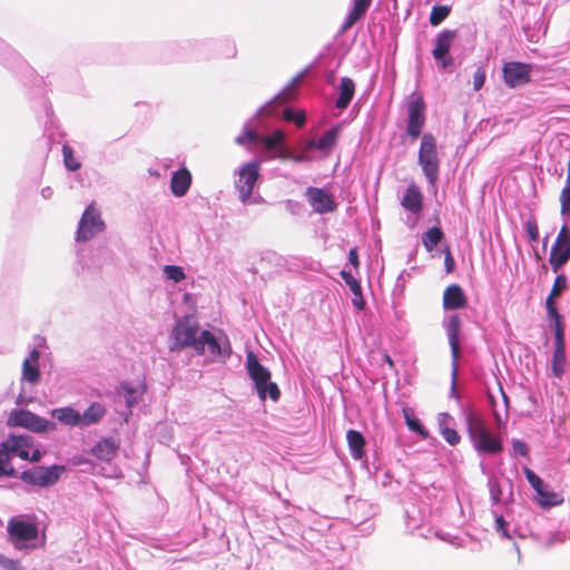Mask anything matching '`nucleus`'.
<instances>
[{
  "label": "nucleus",
  "instance_id": "obj_50",
  "mask_svg": "<svg viewBox=\"0 0 570 570\" xmlns=\"http://www.w3.org/2000/svg\"><path fill=\"white\" fill-rule=\"evenodd\" d=\"M513 451L522 456L528 454V445L520 440H514L512 443Z\"/></svg>",
  "mask_w": 570,
  "mask_h": 570
},
{
  "label": "nucleus",
  "instance_id": "obj_42",
  "mask_svg": "<svg viewBox=\"0 0 570 570\" xmlns=\"http://www.w3.org/2000/svg\"><path fill=\"white\" fill-rule=\"evenodd\" d=\"M567 276L564 274H559L553 282L550 295L558 297L567 288Z\"/></svg>",
  "mask_w": 570,
  "mask_h": 570
},
{
  "label": "nucleus",
  "instance_id": "obj_46",
  "mask_svg": "<svg viewBox=\"0 0 570 570\" xmlns=\"http://www.w3.org/2000/svg\"><path fill=\"white\" fill-rule=\"evenodd\" d=\"M525 232L531 242H537L539 239V227L535 219H528L525 222Z\"/></svg>",
  "mask_w": 570,
  "mask_h": 570
},
{
  "label": "nucleus",
  "instance_id": "obj_30",
  "mask_svg": "<svg viewBox=\"0 0 570 570\" xmlns=\"http://www.w3.org/2000/svg\"><path fill=\"white\" fill-rule=\"evenodd\" d=\"M566 346H554L552 356V374L557 379H561L566 370Z\"/></svg>",
  "mask_w": 570,
  "mask_h": 570
},
{
  "label": "nucleus",
  "instance_id": "obj_47",
  "mask_svg": "<svg viewBox=\"0 0 570 570\" xmlns=\"http://www.w3.org/2000/svg\"><path fill=\"white\" fill-rule=\"evenodd\" d=\"M553 245H570V228L567 225H562Z\"/></svg>",
  "mask_w": 570,
  "mask_h": 570
},
{
  "label": "nucleus",
  "instance_id": "obj_20",
  "mask_svg": "<svg viewBox=\"0 0 570 570\" xmlns=\"http://www.w3.org/2000/svg\"><path fill=\"white\" fill-rule=\"evenodd\" d=\"M191 184V175L187 168H180L173 174L170 189L176 197H183Z\"/></svg>",
  "mask_w": 570,
  "mask_h": 570
},
{
  "label": "nucleus",
  "instance_id": "obj_44",
  "mask_svg": "<svg viewBox=\"0 0 570 570\" xmlns=\"http://www.w3.org/2000/svg\"><path fill=\"white\" fill-rule=\"evenodd\" d=\"M341 277L344 279L353 294H360L361 285L350 272L342 271Z\"/></svg>",
  "mask_w": 570,
  "mask_h": 570
},
{
  "label": "nucleus",
  "instance_id": "obj_62",
  "mask_svg": "<svg viewBox=\"0 0 570 570\" xmlns=\"http://www.w3.org/2000/svg\"><path fill=\"white\" fill-rule=\"evenodd\" d=\"M554 298H556V297H554V296H551L550 294H549V296L547 297V301H546L547 311H548V309H550L551 307H556V306H554V303H553V299H554Z\"/></svg>",
  "mask_w": 570,
  "mask_h": 570
},
{
  "label": "nucleus",
  "instance_id": "obj_43",
  "mask_svg": "<svg viewBox=\"0 0 570 570\" xmlns=\"http://www.w3.org/2000/svg\"><path fill=\"white\" fill-rule=\"evenodd\" d=\"M259 140V136L255 130L246 129L242 135L236 137L235 142L237 145H245L247 142L255 144Z\"/></svg>",
  "mask_w": 570,
  "mask_h": 570
},
{
  "label": "nucleus",
  "instance_id": "obj_48",
  "mask_svg": "<svg viewBox=\"0 0 570 570\" xmlns=\"http://www.w3.org/2000/svg\"><path fill=\"white\" fill-rule=\"evenodd\" d=\"M485 81V71L483 68H478L473 75V89L475 91L480 90Z\"/></svg>",
  "mask_w": 570,
  "mask_h": 570
},
{
  "label": "nucleus",
  "instance_id": "obj_24",
  "mask_svg": "<svg viewBox=\"0 0 570 570\" xmlns=\"http://www.w3.org/2000/svg\"><path fill=\"white\" fill-rule=\"evenodd\" d=\"M570 259V245H552L549 263L554 273H558Z\"/></svg>",
  "mask_w": 570,
  "mask_h": 570
},
{
  "label": "nucleus",
  "instance_id": "obj_14",
  "mask_svg": "<svg viewBox=\"0 0 570 570\" xmlns=\"http://www.w3.org/2000/svg\"><path fill=\"white\" fill-rule=\"evenodd\" d=\"M306 196L309 205L313 209L320 214L330 213L335 210L336 205L332 199V196L327 194L324 189L316 187H308L306 190Z\"/></svg>",
  "mask_w": 570,
  "mask_h": 570
},
{
  "label": "nucleus",
  "instance_id": "obj_6",
  "mask_svg": "<svg viewBox=\"0 0 570 570\" xmlns=\"http://www.w3.org/2000/svg\"><path fill=\"white\" fill-rule=\"evenodd\" d=\"M425 102L421 95H412L407 105L406 132L412 140H416L425 125Z\"/></svg>",
  "mask_w": 570,
  "mask_h": 570
},
{
  "label": "nucleus",
  "instance_id": "obj_12",
  "mask_svg": "<svg viewBox=\"0 0 570 570\" xmlns=\"http://www.w3.org/2000/svg\"><path fill=\"white\" fill-rule=\"evenodd\" d=\"M456 38L455 30H444L436 37L435 48L432 51L434 59L445 69L453 63V59L448 57L453 40Z\"/></svg>",
  "mask_w": 570,
  "mask_h": 570
},
{
  "label": "nucleus",
  "instance_id": "obj_5",
  "mask_svg": "<svg viewBox=\"0 0 570 570\" xmlns=\"http://www.w3.org/2000/svg\"><path fill=\"white\" fill-rule=\"evenodd\" d=\"M198 324L190 317H183L178 320L173 328L174 344L170 347L171 351H179L186 347H193L195 350L197 343Z\"/></svg>",
  "mask_w": 570,
  "mask_h": 570
},
{
  "label": "nucleus",
  "instance_id": "obj_31",
  "mask_svg": "<svg viewBox=\"0 0 570 570\" xmlns=\"http://www.w3.org/2000/svg\"><path fill=\"white\" fill-rule=\"evenodd\" d=\"M402 413L405 419V423L411 431L420 434L423 438H428L429 432L422 425L421 421L414 416V412L411 407H403Z\"/></svg>",
  "mask_w": 570,
  "mask_h": 570
},
{
  "label": "nucleus",
  "instance_id": "obj_60",
  "mask_svg": "<svg viewBox=\"0 0 570 570\" xmlns=\"http://www.w3.org/2000/svg\"><path fill=\"white\" fill-rule=\"evenodd\" d=\"M40 459H41V452L38 449H36L31 455L29 454L28 460L31 462H38Z\"/></svg>",
  "mask_w": 570,
  "mask_h": 570
},
{
  "label": "nucleus",
  "instance_id": "obj_9",
  "mask_svg": "<svg viewBox=\"0 0 570 570\" xmlns=\"http://www.w3.org/2000/svg\"><path fill=\"white\" fill-rule=\"evenodd\" d=\"M259 178V164L250 161L245 164L239 170V177L235 186L239 193L242 203H247L252 197L254 187Z\"/></svg>",
  "mask_w": 570,
  "mask_h": 570
},
{
  "label": "nucleus",
  "instance_id": "obj_22",
  "mask_svg": "<svg viewBox=\"0 0 570 570\" xmlns=\"http://www.w3.org/2000/svg\"><path fill=\"white\" fill-rule=\"evenodd\" d=\"M206 348L212 355L220 354V345L215 335L209 331H203L197 338L195 351L198 354H204Z\"/></svg>",
  "mask_w": 570,
  "mask_h": 570
},
{
  "label": "nucleus",
  "instance_id": "obj_36",
  "mask_svg": "<svg viewBox=\"0 0 570 570\" xmlns=\"http://www.w3.org/2000/svg\"><path fill=\"white\" fill-rule=\"evenodd\" d=\"M62 156L65 165L69 170L76 171L81 167L80 161L75 157L73 149L69 145L62 146Z\"/></svg>",
  "mask_w": 570,
  "mask_h": 570
},
{
  "label": "nucleus",
  "instance_id": "obj_7",
  "mask_svg": "<svg viewBox=\"0 0 570 570\" xmlns=\"http://www.w3.org/2000/svg\"><path fill=\"white\" fill-rule=\"evenodd\" d=\"M63 470L62 465L35 466L22 472L21 480L28 484L45 488L57 483Z\"/></svg>",
  "mask_w": 570,
  "mask_h": 570
},
{
  "label": "nucleus",
  "instance_id": "obj_25",
  "mask_svg": "<svg viewBox=\"0 0 570 570\" xmlns=\"http://www.w3.org/2000/svg\"><path fill=\"white\" fill-rule=\"evenodd\" d=\"M346 441L353 459L361 460L365 455L366 445L363 434L356 430H348L346 432Z\"/></svg>",
  "mask_w": 570,
  "mask_h": 570
},
{
  "label": "nucleus",
  "instance_id": "obj_40",
  "mask_svg": "<svg viewBox=\"0 0 570 570\" xmlns=\"http://www.w3.org/2000/svg\"><path fill=\"white\" fill-rule=\"evenodd\" d=\"M164 272L167 278L174 281L175 283L181 282L186 277L184 269L180 266L167 265L165 266Z\"/></svg>",
  "mask_w": 570,
  "mask_h": 570
},
{
  "label": "nucleus",
  "instance_id": "obj_37",
  "mask_svg": "<svg viewBox=\"0 0 570 570\" xmlns=\"http://www.w3.org/2000/svg\"><path fill=\"white\" fill-rule=\"evenodd\" d=\"M283 117L288 122H294L297 127H303L306 121V116L303 110L295 111L292 108H285Z\"/></svg>",
  "mask_w": 570,
  "mask_h": 570
},
{
  "label": "nucleus",
  "instance_id": "obj_11",
  "mask_svg": "<svg viewBox=\"0 0 570 570\" xmlns=\"http://www.w3.org/2000/svg\"><path fill=\"white\" fill-rule=\"evenodd\" d=\"M532 67L519 61L504 63L502 68L503 79L510 88L521 87L530 82Z\"/></svg>",
  "mask_w": 570,
  "mask_h": 570
},
{
  "label": "nucleus",
  "instance_id": "obj_58",
  "mask_svg": "<svg viewBox=\"0 0 570 570\" xmlns=\"http://www.w3.org/2000/svg\"><path fill=\"white\" fill-rule=\"evenodd\" d=\"M274 101H269L268 104H266L265 106H263L261 109H259V114L261 115H265V116H269L272 115V105H273Z\"/></svg>",
  "mask_w": 570,
  "mask_h": 570
},
{
  "label": "nucleus",
  "instance_id": "obj_59",
  "mask_svg": "<svg viewBox=\"0 0 570 570\" xmlns=\"http://www.w3.org/2000/svg\"><path fill=\"white\" fill-rule=\"evenodd\" d=\"M548 314L553 321L562 320V316L559 314L557 307H551L548 309Z\"/></svg>",
  "mask_w": 570,
  "mask_h": 570
},
{
  "label": "nucleus",
  "instance_id": "obj_49",
  "mask_svg": "<svg viewBox=\"0 0 570 570\" xmlns=\"http://www.w3.org/2000/svg\"><path fill=\"white\" fill-rule=\"evenodd\" d=\"M0 566L7 570H20V562L18 560L8 559L3 556Z\"/></svg>",
  "mask_w": 570,
  "mask_h": 570
},
{
  "label": "nucleus",
  "instance_id": "obj_55",
  "mask_svg": "<svg viewBox=\"0 0 570 570\" xmlns=\"http://www.w3.org/2000/svg\"><path fill=\"white\" fill-rule=\"evenodd\" d=\"M353 295H354V298H353L354 306L357 309H363V307L365 305V301H364L363 295H362V288L360 289V294H353Z\"/></svg>",
  "mask_w": 570,
  "mask_h": 570
},
{
  "label": "nucleus",
  "instance_id": "obj_27",
  "mask_svg": "<svg viewBox=\"0 0 570 570\" xmlns=\"http://www.w3.org/2000/svg\"><path fill=\"white\" fill-rule=\"evenodd\" d=\"M338 135L340 127H332L326 132H324L317 141L311 140L308 142V147H313L322 151H331L332 148L336 145Z\"/></svg>",
  "mask_w": 570,
  "mask_h": 570
},
{
  "label": "nucleus",
  "instance_id": "obj_29",
  "mask_svg": "<svg viewBox=\"0 0 570 570\" xmlns=\"http://www.w3.org/2000/svg\"><path fill=\"white\" fill-rule=\"evenodd\" d=\"M106 413V409L101 403H91L82 414H80L81 425H91L102 419Z\"/></svg>",
  "mask_w": 570,
  "mask_h": 570
},
{
  "label": "nucleus",
  "instance_id": "obj_15",
  "mask_svg": "<svg viewBox=\"0 0 570 570\" xmlns=\"http://www.w3.org/2000/svg\"><path fill=\"white\" fill-rule=\"evenodd\" d=\"M1 448L10 455H17L22 460L29 459V449L32 446L31 438L28 435H9V438L0 444Z\"/></svg>",
  "mask_w": 570,
  "mask_h": 570
},
{
  "label": "nucleus",
  "instance_id": "obj_28",
  "mask_svg": "<svg viewBox=\"0 0 570 570\" xmlns=\"http://www.w3.org/2000/svg\"><path fill=\"white\" fill-rule=\"evenodd\" d=\"M51 415L65 425H81L80 413L71 406L55 409L52 410Z\"/></svg>",
  "mask_w": 570,
  "mask_h": 570
},
{
  "label": "nucleus",
  "instance_id": "obj_56",
  "mask_svg": "<svg viewBox=\"0 0 570 570\" xmlns=\"http://www.w3.org/2000/svg\"><path fill=\"white\" fill-rule=\"evenodd\" d=\"M497 525L498 528L502 531V534L505 537V538H510L509 533H508V523L505 522V520L503 519V517H499L497 518Z\"/></svg>",
  "mask_w": 570,
  "mask_h": 570
},
{
  "label": "nucleus",
  "instance_id": "obj_2",
  "mask_svg": "<svg viewBox=\"0 0 570 570\" xmlns=\"http://www.w3.org/2000/svg\"><path fill=\"white\" fill-rule=\"evenodd\" d=\"M246 367L249 377L253 380L257 394L262 400L269 396L272 401H278L281 391L276 383L269 382L271 372L264 367L253 352L246 355Z\"/></svg>",
  "mask_w": 570,
  "mask_h": 570
},
{
  "label": "nucleus",
  "instance_id": "obj_4",
  "mask_svg": "<svg viewBox=\"0 0 570 570\" xmlns=\"http://www.w3.org/2000/svg\"><path fill=\"white\" fill-rule=\"evenodd\" d=\"M8 426H21L29 431L41 433L55 431V422L38 416L28 410H13L9 413L7 420Z\"/></svg>",
  "mask_w": 570,
  "mask_h": 570
},
{
  "label": "nucleus",
  "instance_id": "obj_45",
  "mask_svg": "<svg viewBox=\"0 0 570 570\" xmlns=\"http://www.w3.org/2000/svg\"><path fill=\"white\" fill-rule=\"evenodd\" d=\"M441 435L451 445L459 444L460 440H461L459 433L454 429H451V428H442Z\"/></svg>",
  "mask_w": 570,
  "mask_h": 570
},
{
  "label": "nucleus",
  "instance_id": "obj_57",
  "mask_svg": "<svg viewBox=\"0 0 570 570\" xmlns=\"http://www.w3.org/2000/svg\"><path fill=\"white\" fill-rule=\"evenodd\" d=\"M554 346H566L564 331L554 332Z\"/></svg>",
  "mask_w": 570,
  "mask_h": 570
},
{
  "label": "nucleus",
  "instance_id": "obj_61",
  "mask_svg": "<svg viewBox=\"0 0 570 570\" xmlns=\"http://www.w3.org/2000/svg\"><path fill=\"white\" fill-rule=\"evenodd\" d=\"M553 331H564L562 320L554 321Z\"/></svg>",
  "mask_w": 570,
  "mask_h": 570
},
{
  "label": "nucleus",
  "instance_id": "obj_54",
  "mask_svg": "<svg viewBox=\"0 0 570 570\" xmlns=\"http://www.w3.org/2000/svg\"><path fill=\"white\" fill-rule=\"evenodd\" d=\"M121 389L125 391V393H126V401L130 405L131 404V400H132L134 394H135V390L131 386H129V384H127V383H122L121 384Z\"/></svg>",
  "mask_w": 570,
  "mask_h": 570
},
{
  "label": "nucleus",
  "instance_id": "obj_21",
  "mask_svg": "<svg viewBox=\"0 0 570 570\" xmlns=\"http://www.w3.org/2000/svg\"><path fill=\"white\" fill-rule=\"evenodd\" d=\"M373 0H353V8L347 14L343 26L342 31H347L351 29L357 21H360L367 12L372 4Z\"/></svg>",
  "mask_w": 570,
  "mask_h": 570
},
{
  "label": "nucleus",
  "instance_id": "obj_39",
  "mask_svg": "<svg viewBox=\"0 0 570 570\" xmlns=\"http://www.w3.org/2000/svg\"><path fill=\"white\" fill-rule=\"evenodd\" d=\"M285 135L282 130H276L272 136L264 138L263 142L266 149L272 150L276 148L278 145L284 142Z\"/></svg>",
  "mask_w": 570,
  "mask_h": 570
},
{
  "label": "nucleus",
  "instance_id": "obj_64",
  "mask_svg": "<svg viewBox=\"0 0 570 570\" xmlns=\"http://www.w3.org/2000/svg\"><path fill=\"white\" fill-rule=\"evenodd\" d=\"M547 243H548V236L544 237L543 245L547 246Z\"/></svg>",
  "mask_w": 570,
  "mask_h": 570
},
{
  "label": "nucleus",
  "instance_id": "obj_13",
  "mask_svg": "<svg viewBox=\"0 0 570 570\" xmlns=\"http://www.w3.org/2000/svg\"><path fill=\"white\" fill-rule=\"evenodd\" d=\"M460 331H461V320L458 315H451L446 325V333L449 337V344L451 347L452 363H453V384H455L456 377V362L460 357L461 348H460ZM452 391H454V385H452Z\"/></svg>",
  "mask_w": 570,
  "mask_h": 570
},
{
  "label": "nucleus",
  "instance_id": "obj_23",
  "mask_svg": "<svg viewBox=\"0 0 570 570\" xmlns=\"http://www.w3.org/2000/svg\"><path fill=\"white\" fill-rule=\"evenodd\" d=\"M537 503L544 509L557 507L563 503L564 499L561 493L551 491L548 484L535 492Z\"/></svg>",
  "mask_w": 570,
  "mask_h": 570
},
{
  "label": "nucleus",
  "instance_id": "obj_53",
  "mask_svg": "<svg viewBox=\"0 0 570 570\" xmlns=\"http://www.w3.org/2000/svg\"><path fill=\"white\" fill-rule=\"evenodd\" d=\"M490 492H491L493 502L498 503L500 501V497H501V489H500L499 484H497V483L491 484Z\"/></svg>",
  "mask_w": 570,
  "mask_h": 570
},
{
  "label": "nucleus",
  "instance_id": "obj_41",
  "mask_svg": "<svg viewBox=\"0 0 570 570\" xmlns=\"http://www.w3.org/2000/svg\"><path fill=\"white\" fill-rule=\"evenodd\" d=\"M523 473H524L528 482L534 489L535 492L544 487V482L530 468L524 466Z\"/></svg>",
  "mask_w": 570,
  "mask_h": 570
},
{
  "label": "nucleus",
  "instance_id": "obj_38",
  "mask_svg": "<svg viewBox=\"0 0 570 570\" xmlns=\"http://www.w3.org/2000/svg\"><path fill=\"white\" fill-rule=\"evenodd\" d=\"M14 469L11 465L8 452L3 448H0V476L1 475H13Z\"/></svg>",
  "mask_w": 570,
  "mask_h": 570
},
{
  "label": "nucleus",
  "instance_id": "obj_63",
  "mask_svg": "<svg viewBox=\"0 0 570 570\" xmlns=\"http://www.w3.org/2000/svg\"><path fill=\"white\" fill-rule=\"evenodd\" d=\"M384 361L389 364V366H390L391 368H393V367H394V362H393V360L391 358V356H390V355L385 354V355H384Z\"/></svg>",
  "mask_w": 570,
  "mask_h": 570
},
{
  "label": "nucleus",
  "instance_id": "obj_8",
  "mask_svg": "<svg viewBox=\"0 0 570 570\" xmlns=\"http://www.w3.org/2000/svg\"><path fill=\"white\" fill-rule=\"evenodd\" d=\"M105 223L99 210L90 204L83 212L77 229V240H89L96 234L104 230Z\"/></svg>",
  "mask_w": 570,
  "mask_h": 570
},
{
  "label": "nucleus",
  "instance_id": "obj_17",
  "mask_svg": "<svg viewBox=\"0 0 570 570\" xmlns=\"http://www.w3.org/2000/svg\"><path fill=\"white\" fill-rule=\"evenodd\" d=\"M119 446V441L112 438L102 439L92 446L91 454L100 461L110 462L116 458Z\"/></svg>",
  "mask_w": 570,
  "mask_h": 570
},
{
  "label": "nucleus",
  "instance_id": "obj_33",
  "mask_svg": "<svg viewBox=\"0 0 570 570\" xmlns=\"http://www.w3.org/2000/svg\"><path fill=\"white\" fill-rule=\"evenodd\" d=\"M299 80L301 76L293 78L291 82L274 98V101L277 104H286L294 100Z\"/></svg>",
  "mask_w": 570,
  "mask_h": 570
},
{
  "label": "nucleus",
  "instance_id": "obj_35",
  "mask_svg": "<svg viewBox=\"0 0 570 570\" xmlns=\"http://www.w3.org/2000/svg\"><path fill=\"white\" fill-rule=\"evenodd\" d=\"M451 13L450 6H434L431 10L429 21L432 26H439Z\"/></svg>",
  "mask_w": 570,
  "mask_h": 570
},
{
  "label": "nucleus",
  "instance_id": "obj_34",
  "mask_svg": "<svg viewBox=\"0 0 570 570\" xmlns=\"http://www.w3.org/2000/svg\"><path fill=\"white\" fill-rule=\"evenodd\" d=\"M444 234L440 227H432L428 229L423 236L422 242L428 252H432L434 247L442 240Z\"/></svg>",
  "mask_w": 570,
  "mask_h": 570
},
{
  "label": "nucleus",
  "instance_id": "obj_51",
  "mask_svg": "<svg viewBox=\"0 0 570 570\" xmlns=\"http://www.w3.org/2000/svg\"><path fill=\"white\" fill-rule=\"evenodd\" d=\"M444 264H445V268H446L448 273L453 271L454 259H453L452 254L449 248L445 252Z\"/></svg>",
  "mask_w": 570,
  "mask_h": 570
},
{
  "label": "nucleus",
  "instance_id": "obj_10",
  "mask_svg": "<svg viewBox=\"0 0 570 570\" xmlns=\"http://www.w3.org/2000/svg\"><path fill=\"white\" fill-rule=\"evenodd\" d=\"M7 531L17 549H21L24 542L32 541L38 538L37 524L23 521L19 518H12L9 520Z\"/></svg>",
  "mask_w": 570,
  "mask_h": 570
},
{
  "label": "nucleus",
  "instance_id": "obj_3",
  "mask_svg": "<svg viewBox=\"0 0 570 570\" xmlns=\"http://www.w3.org/2000/svg\"><path fill=\"white\" fill-rule=\"evenodd\" d=\"M417 161L429 184L435 186L440 170V159L436 149V140L430 132L422 136Z\"/></svg>",
  "mask_w": 570,
  "mask_h": 570
},
{
  "label": "nucleus",
  "instance_id": "obj_52",
  "mask_svg": "<svg viewBox=\"0 0 570 570\" xmlns=\"http://www.w3.org/2000/svg\"><path fill=\"white\" fill-rule=\"evenodd\" d=\"M348 261L350 263L355 267V268H358L360 266V261H358V255H357V248L354 247L352 249H350L348 252Z\"/></svg>",
  "mask_w": 570,
  "mask_h": 570
},
{
  "label": "nucleus",
  "instance_id": "obj_18",
  "mask_svg": "<svg viewBox=\"0 0 570 570\" xmlns=\"http://www.w3.org/2000/svg\"><path fill=\"white\" fill-rule=\"evenodd\" d=\"M39 358L40 352L33 348L22 363V380L30 384H36L40 381Z\"/></svg>",
  "mask_w": 570,
  "mask_h": 570
},
{
  "label": "nucleus",
  "instance_id": "obj_1",
  "mask_svg": "<svg viewBox=\"0 0 570 570\" xmlns=\"http://www.w3.org/2000/svg\"><path fill=\"white\" fill-rule=\"evenodd\" d=\"M469 439L479 453L497 454L503 450L499 438L493 436L487 429L482 417L470 411L465 417Z\"/></svg>",
  "mask_w": 570,
  "mask_h": 570
},
{
  "label": "nucleus",
  "instance_id": "obj_19",
  "mask_svg": "<svg viewBox=\"0 0 570 570\" xmlns=\"http://www.w3.org/2000/svg\"><path fill=\"white\" fill-rule=\"evenodd\" d=\"M401 205L413 214H419L423 208V196L415 184H410L402 198Z\"/></svg>",
  "mask_w": 570,
  "mask_h": 570
},
{
  "label": "nucleus",
  "instance_id": "obj_32",
  "mask_svg": "<svg viewBox=\"0 0 570 570\" xmlns=\"http://www.w3.org/2000/svg\"><path fill=\"white\" fill-rule=\"evenodd\" d=\"M560 213L562 215L570 214V159L567 163V177L560 196Z\"/></svg>",
  "mask_w": 570,
  "mask_h": 570
},
{
  "label": "nucleus",
  "instance_id": "obj_26",
  "mask_svg": "<svg viewBox=\"0 0 570 570\" xmlns=\"http://www.w3.org/2000/svg\"><path fill=\"white\" fill-rule=\"evenodd\" d=\"M340 95L335 102V107L338 109H345L351 104L355 94V83L353 79L343 77L340 83Z\"/></svg>",
  "mask_w": 570,
  "mask_h": 570
},
{
  "label": "nucleus",
  "instance_id": "obj_16",
  "mask_svg": "<svg viewBox=\"0 0 570 570\" xmlns=\"http://www.w3.org/2000/svg\"><path fill=\"white\" fill-rule=\"evenodd\" d=\"M468 305V298L462 287L458 284L449 285L443 293V308L460 309Z\"/></svg>",
  "mask_w": 570,
  "mask_h": 570
}]
</instances>
